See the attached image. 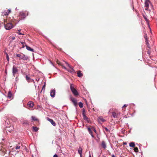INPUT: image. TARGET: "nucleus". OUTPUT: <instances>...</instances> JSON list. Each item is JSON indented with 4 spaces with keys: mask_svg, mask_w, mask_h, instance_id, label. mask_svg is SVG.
<instances>
[{
    "mask_svg": "<svg viewBox=\"0 0 157 157\" xmlns=\"http://www.w3.org/2000/svg\"><path fill=\"white\" fill-rule=\"evenodd\" d=\"M11 12L10 10H8L6 11H5L2 13V15L3 16L8 15Z\"/></svg>",
    "mask_w": 157,
    "mask_h": 157,
    "instance_id": "1a4fd4ad",
    "label": "nucleus"
},
{
    "mask_svg": "<svg viewBox=\"0 0 157 157\" xmlns=\"http://www.w3.org/2000/svg\"><path fill=\"white\" fill-rule=\"evenodd\" d=\"M25 78L26 80L28 82H32L33 81V80L31 79V78L29 77L28 75H26Z\"/></svg>",
    "mask_w": 157,
    "mask_h": 157,
    "instance_id": "4468645a",
    "label": "nucleus"
},
{
    "mask_svg": "<svg viewBox=\"0 0 157 157\" xmlns=\"http://www.w3.org/2000/svg\"><path fill=\"white\" fill-rule=\"evenodd\" d=\"M90 134L91 135V136H92V137H93V138H94V135H93V134H92H92Z\"/></svg>",
    "mask_w": 157,
    "mask_h": 157,
    "instance_id": "c03bdc74",
    "label": "nucleus"
},
{
    "mask_svg": "<svg viewBox=\"0 0 157 157\" xmlns=\"http://www.w3.org/2000/svg\"><path fill=\"white\" fill-rule=\"evenodd\" d=\"M19 16L21 19H23L25 18L26 16L25 13L23 12H21L19 13Z\"/></svg>",
    "mask_w": 157,
    "mask_h": 157,
    "instance_id": "423d86ee",
    "label": "nucleus"
},
{
    "mask_svg": "<svg viewBox=\"0 0 157 157\" xmlns=\"http://www.w3.org/2000/svg\"><path fill=\"white\" fill-rule=\"evenodd\" d=\"M17 10V7L15 8V10Z\"/></svg>",
    "mask_w": 157,
    "mask_h": 157,
    "instance_id": "13d9d810",
    "label": "nucleus"
},
{
    "mask_svg": "<svg viewBox=\"0 0 157 157\" xmlns=\"http://www.w3.org/2000/svg\"><path fill=\"white\" fill-rule=\"evenodd\" d=\"M98 121L99 122H104L105 121V120L102 117H100L98 119Z\"/></svg>",
    "mask_w": 157,
    "mask_h": 157,
    "instance_id": "a211bd4d",
    "label": "nucleus"
},
{
    "mask_svg": "<svg viewBox=\"0 0 157 157\" xmlns=\"http://www.w3.org/2000/svg\"><path fill=\"white\" fill-rule=\"evenodd\" d=\"M112 157H116V156L113 154L112 155Z\"/></svg>",
    "mask_w": 157,
    "mask_h": 157,
    "instance_id": "3c124183",
    "label": "nucleus"
},
{
    "mask_svg": "<svg viewBox=\"0 0 157 157\" xmlns=\"http://www.w3.org/2000/svg\"><path fill=\"white\" fill-rule=\"evenodd\" d=\"M17 71L18 70L17 67L13 66L12 68V73L13 75L14 76H15V75L17 72Z\"/></svg>",
    "mask_w": 157,
    "mask_h": 157,
    "instance_id": "6e6552de",
    "label": "nucleus"
},
{
    "mask_svg": "<svg viewBox=\"0 0 157 157\" xmlns=\"http://www.w3.org/2000/svg\"><path fill=\"white\" fill-rule=\"evenodd\" d=\"M149 0H146L145 2V6L146 7L148 8L149 7Z\"/></svg>",
    "mask_w": 157,
    "mask_h": 157,
    "instance_id": "f3484780",
    "label": "nucleus"
},
{
    "mask_svg": "<svg viewBox=\"0 0 157 157\" xmlns=\"http://www.w3.org/2000/svg\"><path fill=\"white\" fill-rule=\"evenodd\" d=\"M101 146H102V147L104 149H105L106 148V145L105 143V142L104 141H103L102 142V143H101Z\"/></svg>",
    "mask_w": 157,
    "mask_h": 157,
    "instance_id": "6ab92c4d",
    "label": "nucleus"
},
{
    "mask_svg": "<svg viewBox=\"0 0 157 157\" xmlns=\"http://www.w3.org/2000/svg\"><path fill=\"white\" fill-rule=\"evenodd\" d=\"M10 125L8 126H6V130L10 132H11L13 130V128L11 126L10 123H9Z\"/></svg>",
    "mask_w": 157,
    "mask_h": 157,
    "instance_id": "0eeeda50",
    "label": "nucleus"
},
{
    "mask_svg": "<svg viewBox=\"0 0 157 157\" xmlns=\"http://www.w3.org/2000/svg\"><path fill=\"white\" fill-rule=\"evenodd\" d=\"M78 105H79V107L80 108H82L83 107V103L81 102H79Z\"/></svg>",
    "mask_w": 157,
    "mask_h": 157,
    "instance_id": "bb28decb",
    "label": "nucleus"
},
{
    "mask_svg": "<svg viewBox=\"0 0 157 157\" xmlns=\"http://www.w3.org/2000/svg\"><path fill=\"white\" fill-rule=\"evenodd\" d=\"M32 128L33 129V130L35 132L38 131L39 129V128L36 126H33Z\"/></svg>",
    "mask_w": 157,
    "mask_h": 157,
    "instance_id": "412c9836",
    "label": "nucleus"
},
{
    "mask_svg": "<svg viewBox=\"0 0 157 157\" xmlns=\"http://www.w3.org/2000/svg\"><path fill=\"white\" fill-rule=\"evenodd\" d=\"M112 116L114 118H118L119 115L121 114L120 112L118 110L112 112Z\"/></svg>",
    "mask_w": 157,
    "mask_h": 157,
    "instance_id": "f257e3e1",
    "label": "nucleus"
},
{
    "mask_svg": "<svg viewBox=\"0 0 157 157\" xmlns=\"http://www.w3.org/2000/svg\"><path fill=\"white\" fill-rule=\"evenodd\" d=\"M47 120L50 121L51 124L54 126H55L56 124L55 123V121L52 120V119H50L48 117L47 118Z\"/></svg>",
    "mask_w": 157,
    "mask_h": 157,
    "instance_id": "9b49d317",
    "label": "nucleus"
},
{
    "mask_svg": "<svg viewBox=\"0 0 157 157\" xmlns=\"http://www.w3.org/2000/svg\"><path fill=\"white\" fill-rule=\"evenodd\" d=\"M56 91L54 89L52 90L50 92V96L52 98H54L55 96Z\"/></svg>",
    "mask_w": 157,
    "mask_h": 157,
    "instance_id": "9d476101",
    "label": "nucleus"
},
{
    "mask_svg": "<svg viewBox=\"0 0 157 157\" xmlns=\"http://www.w3.org/2000/svg\"><path fill=\"white\" fill-rule=\"evenodd\" d=\"M5 54H6V56H7H7H9L8 54V53L7 52H6Z\"/></svg>",
    "mask_w": 157,
    "mask_h": 157,
    "instance_id": "09e8293b",
    "label": "nucleus"
},
{
    "mask_svg": "<svg viewBox=\"0 0 157 157\" xmlns=\"http://www.w3.org/2000/svg\"><path fill=\"white\" fill-rule=\"evenodd\" d=\"M127 106H128V105H127L124 104V105H123V106L122 107V108L124 107H127Z\"/></svg>",
    "mask_w": 157,
    "mask_h": 157,
    "instance_id": "79ce46f5",
    "label": "nucleus"
},
{
    "mask_svg": "<svg viewBox=\"0 0 157 157\" xmlns=\"http://www.w3.org/2000/svg\"><path fill=\"white\" fill-rule=\"evenodd\" d=\"M70 100L73 102L75 105V106L77 105V101L75 98L72 97H71Z\"/></svg>",
    "mask_w": 157,
    "mask_h": 157,
    "instance_id": "f8f14e48",
    "label": "nucleus"
},
{
    "mask_svg": "<svg viewBox=\"0 0 157 157\" xmlns=\"http://www.w3.org/2000/svg\"><path fill=\"white\" fill-rule=\"evenodd\" d=\"M21 122L24 126H28L29 125V122L26 120L24 119L23 121H21Z\"/></svg>",
    "mask_w": 157,
    "mask_h": 157,
    "instance_id": "20e7f679",
    "label": "nucleus"
},
{
    "mask_svg": "<svg viewBox=\"0 0 157 157\" xmlns=\"http://www.w3.org/2000/svg\"><path fill=\"white\" fill-rule=\"evenodd\" d=\"M6 59H7V61H9V56L7 55V56H6Z\"/></svg>",
    "mask_w": 157,
    "mask_h": 157,
    "instance_id": "58836bf2",
    "label": "nucleus"
},
{
    "mask_svg": "<svg viewBox=\"0 0 157 157\" xmlns=\"http://www.w3.org/2000/svg\"><path fill=\"white\" fill-rule=\"evenodd\" d=\"M18 75L15 78V83H17L18 81Z\"/></svg>",
    "mask_w": 157,
    "mask_h": 157,
    "instance_id": "473e14b6",
    "label": "nucleus"
},
{
    "mask_svg": "<svg viewBox=\"0 0 157 157\" xmlns=\"http://www.w3.org/2000/svg\"><path fill=\"white\" fill-rule=\"evenodd\" d=\"M78 153L80 154H82V149L81 147H79L78 150Z\"/></svg>",
    "mask_w": 157,
    "mask_h": 157,
    "instance_id": "4be33fe9",
    "label": "nucleus"
},
{
    "mask_svg": "<svg viewBox=\"0 0 157 157\" xmlns=\"http://www.w3.org/2000/svg\"><path fill=\"white\" fill-rule=\"evenodd\" d=\"M129 146L131 147H134L135 146V144L134 142H132L129 143Z\"/></svg>",
    "mask_w": 157,
    "mask_h": 157,
    "instance_id": "b1692460",
    "label": "nucleus"
},
{
    "mask_svg": "<svg viewBox=\"0 0 157 157\" xmlns=\"http://www.w3.org/2000/svg\"><path fill=\"white\" fill-rule=\"evenodd\" d=\"M27 105L30 107L31 108L33 107L34 105L33 102L32 101H29Z\"/></svg>",
    "mask_w": 157,
    "mask_h": 157,
    "instance_id": "ddd939ff",
    "label": "nucleus"
},
{
    "mask_svg": "<svg viewBox=\"0 0 157 157\" xmlns=\"http://www.w3.org/2000/svg\"><path fill=\"white\" fill-rule=\"evenodd\" d=\"M105 129L106 132H110V130L106 127H105Z\"/></svg>",
    "mask_w": 157,
    "mask_h": 157,
    "instance_id": "f704fd0d",
    "label": "nucleus"
},
{
    "mask_svg": "<svg viewBox=\"0 0 157 157\" xmlns=\"http://www.w3.org/2000/svg\"><path fill=\"white\" fill-rule=\"evenodd\" d=\"M148 8L146 7V8L145 9V10H148Z\"/></svg>",
    "mask_w": 157,
    "mask_h": 157,
    "instance_id": "603ef678",
    "label": "nucleus"
},
{
    "mask_svg": "<svg viewBox=\"0 0 157 157\" xmlns=\"http://www.w3.org/2000/svg\"><path fill=\"white\" fill-rule=\"evenodd\" d=\"M110 110H111V109H110V110H109V112H110Z\"/></svg>",
    "mask_w": 157,
    "mask_h": 157,
    "instance_id": "6e6d98bb",
    "label": "nucleus"
},
{
    "mask_svg": "<svg viewBox=\"0 0 157 157\" xmlns=\"http://www.w3.org/2000/svg\"><path fill=\"white\" fill-rule=\"evenodd\" d=\"M20 146H17L16 147V150H17V149H20Z\"/></svg>",
    "mask_w": 157,
    "mask_h": 157,
    "instance_id": "c9c22d12",
    "label": "nucleus"
},
{
    "mask_svg": "<svg viewBox=\"0 0 157 157\" xmlns=\"http://www.w3.org/2000/svg\"><path fill=\"white\" fill-rule=\"evenodd\" d=\"M12 95V94L11 93V91L9 90L8 94L7 97L8 98H11Z\"/></svg>",
    "mask_w": 157,
    "mask_h": 157,
    "instance_id": "aec40b11",
    "label": "nucleus"
},
{
    "mask_svg": "<svg viewBox=\"0 0 157 157\" xmlns=\"http://www.w3.org/2000/svg\"><path fill=\"white\" fill-rule=\"evenodd\" d=\"M53 157H58V156L56 154H55L54 155Z\"/></svg>",
    "mask_w": 157,
    "mask_h": 157,
    "instance_id": "37998d69",
    "label": "nucleus"
},
{
    "mask_svg": "<svg viewBox=\"0 0 157 157\" xmlns=\"http://www.w3.org/2000/svg\"><path fill=\"white\" fill-rule=\"evenodd\" d=\"M89 157H91V155L90 154V152H89Z\"/></svg>",
    "mask_w": 157,
    "mask_h": 157,
    "instance_id": "de8ad7c7",
    "label": "nucleus"
},
{
    "mask_svg": "<svg viewBox=\"0 0 157 157\" xmlns=\"http://www.w3.org/2000/svg\"><path fill=\"white\" fill-rule=\"evenodd\" d=\"M4 25L6 30H10L13 27L12 24L10 23H8L6 25H5V23H4Z\"/></svg>",
    "mask_w": 157,
    "mask_h": 157,
    "instance_id": "7ed1b4c3",
    "label": "nucleus"
},
{
    "mask_svg": "<svg viewBox=\"0 0 157 157\" xmlns=\"http://www.w3.org/2000/svg\"><path fill=\"white\" fill-rule=\"evenodd\" d=\"M87 129L88 130V131L89 132V134H92V132L90 128V127H88L87 128Z\"/></svg>",
    "mask_w": 157,
    "mask_h": 157,
    "instance_id": "c85d7f7f",
    "label": "nucleus"
},
{
    "mask_svg": "<svg viewBox=\"0 0 157 157\" xmlns=\"http://www.w3.org/2000/svg\"><path fill=\"white\" fill-rule=\"evenodd\" d=\"M80 157H82V154H80Z\"/></svg>",
    "mask_w": 157,
    "mask_h": 157,
    "instance_id": "864d4df0",
    "label": "nucleus"
},
{
    "mask_svg": "<svg viewBox=\"0 0 157 157\" xmlns=\"http://www.w3.org/2000/svg\"><path fill=\"white\" fill-rule=\"evenodd\" d=\"M25 47H26V49L29 51H30L31 52H34V49L32 48H31L30 47L28 46L27 45H25Z\"/></svg>",
    "mask_w": 157,
    "mask_h": 157,
    "instance_id": "dca6fc26",
    "label": "nucleus"
},
{
    "mask_svg": "<svg viewBox=\"0 0 157 157\" xmlns=\"http://www.w3.org/2000/svg\"><path fill=\"white\" fill-rule=\"evenodd\" d=\"M21 59L23 60L24 61L29 60V57L23 53L22 54V58H21Z\"/></svg>",
    "mask_w": 157,
    "mask_h": 157,
    "instance_id": "39448f33",
    "label": "nucleus"
},
{
    "mask_svg": "<svg viewBox=\"0 0 157 157\" xmlns=\"http://www.w3.org/2000/svg\"><path fill=\"white\" fill-rule=\"evenodd\" d=\"M45 86H46L45 82L44 83V85H43V87H42V90L43 89H45Z\"/></svg>",
    "mask_w": 157,
    "mask_h": 157,
    "instance_id": "4c0bfd02",
    "label": "nucleus"
},
{
    "mask_svg": "<svg viewBox=\"0 0 157 157\" xmlns=\"http://www.w3.org/2000/svg\"><path fill=\"white\" fill-rule=\"evenodd\" d=\"M21 29H19L18 30V32L17 33L19 35H24V34H22V33L20 32V31H21Z\"/></svg>",
    "mask_w": 157,
    "mask_h": 157,
    "instance_id": "72a5a7b5",
    "label": "nucleus"
},
{
    "mask_svg": "<svg viewBox=\"0 0 157 157\" xmlns=\"http://www.w3.org/2000/svg\"><path fill=\"white\" fill-rule=\"evenodd\" d=\"M12 40H14L15 39V37H12Z\"/></svg>",
    "mask_w": 157,
    "mask_h": 157,
    "instance_id": "49530a36",
    "label": "nucleus"
},
{
    "mask_svg": "<svg viewBox=\"0 0 157 157\" xmlns=\"http://www.w3.org/2000/svg\"><path fill=\"white\" fill-rule=\"evenodd\" d=\"M144 17L145 19V21H146L147 23H148L149 21L147 18V17L146 16H144Z\"/></svg>",
    "mask_w": 157,
    "mask_h": 157,
    "instance_id": "c756f323",
    "label": "nucleus"
},
{
    "mask_svg": "<svg viewBox=\"0 0 157 157\" xmlns=\"http://www.w3.org/2000/svg\"><path fill=\"white\" fill-rule=\"evenodd\" d=\"M144 38L146 40V42H147V44H148V40L147 38V35L146 34H145L144 35Z\"/></svg>",
    "mask_w": 157,
    "mask_h": 157,
    "instance_id": "a878e982",
    "label": "nucleus"
},
{
    "mask_svg": "<svg viewBox=\"0 0 157 157\" xmlns=\"http://www.w3.org/2000/svg\"><path fill=\"white\" fill-rule=\"evenodd\" d=\"M70 89L71 92L75 96H77L78 95V93L77 90L74 88V86L71 84L70 85Z\"/></svg>",
    "mask_w": 157,
    "mask_h": 157,
    "instance_id": "f03ea898",
    "label": "nucleus"
},
{
    "mask_svg": "<svg viewBox=\"0 0 157 157\" xmlns=\"http://www.w3.org/2000/svg\"><path fill=\"white\" fill-rule=\"evenodd\" d=\"M127 144V143H126V142H124V143H123V144H124L126 145V144Z\"/></svg>",
    "mask_w": 157,
    "mask_h": 157,
    "instance_id": "8fccbe9b",
    "label": "nucleus"
},
{
    "mask_svg": "<svg viewBox=\"0 0 157 157\" xmlns=\"http://www.w3.org/2000/svg\"><path fill=\"white\" fill-rule=\"evenodd\" d=\"M66 63L67 64V65L70 68H71V65L69 64L67 62H66Z\"/></svg>",
    "mask_w": 157,
    "mask_h": 157,
    "instance_id": "e433bc0d",
    "label": "nucleus"
},
{
    "mask_svg": "<svg viewBox=\"0 0 157 157\" xmlns=\"http://www.w3.org/2000/svg\"><path fill=\"white\" fill-rule=\"evenodd\" d=\"M21 44L22 45V48H25L24 44H25V42H21Z\"/></svg>",
    "mask_w": 157,
    "mask_h": 157,
    "instance_id": "2f4dec72",
    "label": "nucleus"
},
{
    "mask_svg": "<svg viewBox=\"0 0 157 157\" xmlns=\"http://www.w3.org/2000/svg\"><path fill=\"white\" fill-rule=\"evenodd\" d=\"M134 151L136 152H138V149L137 147H135L134 149Z\"/></svg>",
    "mask_w": 157,
    "mask_h": 157,
    "instance_id": "7c9ffc66",
    "label": "nucleus"
},
{
    "mask_svg": "<svg viewBox=\"0 0 157 157\" xmlns=\"http://www.w3.org/2000/svg\"><path fill=\"white\" fill-rule=\"evenodd\" d=\"M22 54L23 53H21V54H16V56L17 57L20 58L19 59H21V58H22Z\"/></svg>",
    "mask_w": 157,
    "mask_h": 157,
    "instance_id": "393cba45",
    "label": "nucleus"
},
{
    "mask_svg": "<svg viewBox=\"0 0 157 157\" xmlns=\"http://www.w3.org/2000/svg\"><path fill=\"white\" fill-rule=\"evenodd\" d=\"M78 76L79 77H81L82 76V75L80 71H79L77 73Z\"/></svg>",
    "mask_w": 157,
    "mask_h": 157,
    "instance_id": "5701e85b",
    "label": "nucleus"
},
{
    "mask_svg": "<svg viewBox=\"0 0 157 157\" xmlns=\"http://www.w3.org/2000/svg\"><path fill=\"white\" fill-rule=\"evenodd\" d=\"M104 157H106L104 156Z\"/></svg>",
    "mask_w": 157,
    "mask_h": 157,
    "instance_id": "052dcab7",
    "label": "nucleus"
},
{
    "mask_svg": "<svg viewBox=\"0 0 157 157\" xmlns=\"http://www.w3.org/2000/svg\"><path fill=\"white\" fill-rule=\"evenodd\" d=\"M39 79H38V81H39Z\"/></svg>",
    "mask_w": 157,
    "mask_h": 157,
    "instance_id": "bf43d9fd",
    "label": "nucleus"
},
{
    "mask_svg": "<svg viewBox=\"0 0 157 157\" xmlns=\"http://www.w3.org/2000/svg\"><path fill=\"white\" fill-rule=\"evenodd\" d=\"M65 69H66V68L65 67H63Z\"/></svg>",
    "mask_w": 157,
    "mask_h": 157,
    "instance_id": "5fc2aeb1",
    "label": "nucleus"
},
{
    "mask_svg": "<svg viewBox=\"0 0 157 157\" xmlns=\"http://www.w3.org/2000/svg\"><path fill=\"white\" fill-rule=\"evenodd\" d=\"M83 117L84 119L86 121V122H89V118H88L86 116L85 114H83Z\"/></svg>",
    "mask_w": 157,
    "mask_h": 157,
    "instance_id": "2eb2a0df",
    "label": "nucleus"
},
{
    "mask_svg": "<svg viewBox=\"0 0 157 157\" xmlns=\"http://www.w3.org/2000/svg\"><path fill=\"white\" fill-rule=\"evenodd\" d=\"M83 114H85V110L84 109H83L82 110V115H83Z\"/></svg>",
    "mask_w": 157,
    "mask_h": 157,
    "instance_id": "a19ab883",
    "label": "nucleus"
},
{
    "mask_svg": "<svg viewBox=\"0 0 157 157\" xmlns=\"http://www.w3.org/2000/svg\"><path fill=\"white\" fill-rule=\"evenodd\" d=\"M93 128V130L94 131V132H96V130L94 128Z\"/></svg>",
    "mask_w": 157,
    "mask_h": 157,
    "instance_id": "a18cd8bd",
    "label": "nucleus"
},
{
    "mask_svg": "<svg viewBox=\"0 0 157 157\" xmlns=\"http://www.w3.org/2000/svg\"><path fill=\"white\" fill-rule=\"evenodd\" d=\"M148 53L149 54V52L148 51Z\"/></svg>",
    "mask_w": 157,
    "mask_h": 157,
    "instance_id": "4d7b16f0",
    "label": "nucleus"
},
{
    "mask_svg": "<svg viewBox=\"0 0 157 157\" xmlns=\"http://www.w3.org/2000/svg\"><path fill=\"white\" fill-rule=\"evenodd\" d=\"M7 125H9V123L8 122V121H5V124H6V125H7Z\"/></svg>",
    "mask_w": 157,
    "mask_h": 157,
    "instance_id": "ea45409f",
    "label": "nucleus"
},
{
    "mask_svg": "<svg viewBox=\"0 0 157 157\" xmlns=\"http://www.w3.org/2000/svg\"><path fill=\"white\" fill-rule=\"evenodd\" d=\"M31 118L32 120L34 121H37L38 120V119L34 116H32Z\"/></svg>",
    "mask_w": 157,
    "mask_h": 157,
    "instance_id": "cd10ccee",
    "label": "nucleus"
}]
</instances>
